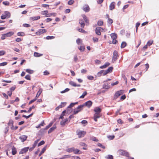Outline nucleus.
I'll list each match as a JSON object with an SVG mask.
<instances>
[{
	"label": "nucleus",
	"mask_w": 159,
	"mask_h": 159,
	"mask_svg": "<svg viewBox=\"0 0 159 159\" xmlns=\"http://www.w3.org/2000/svg\"><path fill=\"white\" fill-rule=\"evenodd\" d=\"M5 15L7 16V17L9 18L11 16V14L10 12L8 11H5Z\"/></svg>",
	"instance_id": "nucleus-39"
},
{
	"label": "nucleus",
	"mask_w": 159,
	"mask_h": 159,
	"mask_svg": "<svg viewBox=\"0 0 159 159\" xmlns=\"http://www.w3.org/2000/svg\"><path fill=\"white\" fill-rule=\"evenodd\" d=\"M110 65V63L109 62H106L103 65L101 66L100 68L101 69H104L106 68Z\"/></svg>",
	"instance_id": "nucleus-16"
},
{
	"label": "nucleus",
	"mask_w": 159,
	"mask_h": 159,
	"mask_svg": "<svg viewBox=\"0 0 159 159\" xmlns=\"http://www.w3.org/2000/svg\"><path fill=\"white\" fill-rule=\"evenodd\" d=\"M115 3L114 2H112L109 6V9L110 10H112L114 9L115 8Z\"/></svg>",
	"instance_id": "nucleus-14"
},
{
	"label": "nucleus",
	"mask_w": 159,
	"mask_h": 159,
	"mask_svg": "<svg viewBox=\"0 0 159 159\" xmlns=\"http://www.w3.org/2000/svg\"><path fill=\"white\" fill-rule=\"evenodd\" d=\"M11 150L12 154L13 155H15L17 152V151L16 148L14 146H13L11 148Z\"/></svg>",
	"instance_id": "nucleus-18"
},
{
	"label": "nucleus",
	"mask_w": 159,
	"mask_h": 159,
	"mask_svg": "<svg viewBox=\"0 0 159 159\" xmlns=\"http://www.w3.org/2000/svg\"><path fill=\"white\" fill-rule=\"evenodd\" d=\"M103 88L105 89H108L110 87V86L108 84H103L102 86Z\"/></svg>",
	"instance_id": "nucleus-30"
},
{
	"label": "nucleus",
	"mask_w": 159,
	"mask_h": 159,
	"mask_svg": "<svg viewBox=\"0 0 159 159\" xmlns=\"http://www.w3.org/2000/svg\"><path fill=\"white\" fill-rule=\"evenodd\" d=\"M114 137H115V136L114 135H112V136L110 135L108 136V138L110 140H112V139H113L114 138Z\"/></svg>",
	"instance_id": "nucleus-58"
},
{
	"label": "nucleus",
	"mask_w": 159,
	"mask_h": 159,
	"mask_svg": "<svg viewBox=\"0 0 159 159\" xmlns=\"http://www.w3.org/2000/svg\"><path fill=\"white\" fill-rule=\"evenodd\" d=\"M117 153L120 155L125 156L129 157V154L126 151L122 150H119L117 151Z\"/></svg>",
	"instance_id": "nucleus-1"
},
{
	"label": "nucleus",
	"mask_w": 159,
	"mask_h": 159,
	"mask_svg": "<svg viewBox=\"0 0 159 159\" xmlns=\"http://www.w3.org/2000/svg\"><path fill=\"white\" fill-rule=\"evenodd\" d=\"M76 43L78 45L82 44V40L78 38L76 41Z\"/></svg>",
	"instance_id": "nucleus-33"
},
{
	"label": "nucleus",
	"mask_w": 159,
	"mask_h": 159,
	"mask_svg": "<svg viewBox=\"0 0 159 159\" xmlns=\"http://www.w3.org/2000/svg\"><path fill=\"white\" fill-rule=\"evenodd\" d=\"M9 127H6L5 129V134H6L8 131Z\"/></svg>",
	"instance_id": "nucleus-57"
},
{
	"label": "nucleus",
	"mask_w": 159,
	"mask_h": 159,
	"mask_svg": "<svg viewBox=\"0 0 159 159\" xmlns=\"http://www.w3.org/2000/svg\"><path fill=\"white\" fill-rule=\"evenodd\" d=\"M5 53V52L4 50L0 51V56L4 55Z\"/></svg>",
	"instance_id": "nucleus-55"
},
{
	"label": "nucleus",
	"mask_w": 159,
	"mask_h": 159,
	"mask_svg": "<svg viewBox=\"0 0 159 159\" xmlns=\"http://www.w3.org/2000/svg\"><path fill=\"white\" fill-rule=\"evenodd\" d=\"M73 152L74 154H81V152H80V150L79 149H75V148Z\"/></svg>",
	"instance_id": "nucleus-22"
},
{
	"label": "nucleus",
	"mask_w": 159,
	"mask_h": 159,
	"mask_svg": "<svg viewBox=\"0 0 159 159\" xmlns=\"http://www.w3.org/2000/svg\"><path fill=\"white\" fill-rule=\"evenodd\" d=\"M107 159H113V156L111 155H108L107 156L105 157Z\"/></svg>",
	"instance_id": "nucleus-43"
},
{
	"label": "nucleus",
	"mask_w": 159,
	"mask_h": 159,
	"mask_svg": "<svg viewBox=\"0 0 159 159\" xmlns=\"http://www.w3.org/2000/svg\"><path fill=\"white\" fill-rule=\"evenodd\" d=\"M17 35L19 36H22L25 35V33L23 32H20L17 33Z\"/></svg>",
	"instance_id": "nucleus-38"
},
{
	"label": "nucleus",
	"mask_w": 159,
	"mask_h": 159,
	"mask_svg": "<svg viewBox=\"0 0 159 159\" xmlns=\"http://www.w3.org/2000/svg\"><path fill=\"white\" fill-rule=\"evenodd\" d=\"M74 2V1L73 0H70L68 1V4L69 5H71Z\"/></svg>",
	"instance_id": "nucleus-50"
},
{
	"label": "nucleus",
	"mask_w": 159,
	"mask_h": 159,
	"mask_svg": "<svg viewBox=\"0 0 159 159\" xmlns=\"http://www.w3.org/2000/svg\"><path fill=\"white\" fill-rule=\"evenodd\" d=\"M36 100H37V98H35L34 99L31 100L29 102V104H31L33 102H34Z\"/></svg>",
	"instance_id": "nucleus-56"
},
{
	"label": "nucleus",
	"mask_w": 159,
	"mask_h": 159,
	"mask_svg": "<svg viewBox=\"0 0 159 159\" xmlns=\"http://www.w3.org/2000/svg\"><path fill=\"white\" fill-rule=\"evenodd\" d=\"M78 102H76L74 103H71L70 105H69L68 107V108H70L74 106L75 104H77Z\"/></svg>",
	"instance_id": "nucleus-35"
},
{
	"label": "nucleus",
	"mask_w": 159,
	"mask_h": 159,
	"mask_svg": "<svg viewBox=\"0 0 159 159\" xmlns=\"http://www.w3.org/2000/svg\"><path fill=\"white\" fill-rule=\"evenodd\" d=\"M69 90H70V89H68V88H66L64 90L61 91V93H65L66 92H68Z\"/></svg>",
	"instance_id": "nucleus-52"
},
{
	"label": "nucleus",
	"mask_w": 159,
	"mask_h": 159,
	"mask_svg": "<svg viewBox=\"0 0 159 159\" xmlns=\"http://www.w3.org/2000/svg\"><path fill=\"white\" fill-rule=\"evenodd\" d=\"M87 93L86 91L84 92L82 94V95L80 97V98H84L85 96L87 95Z\"/></svg>",
	"instance_id": "nucleus-41"
},
{
	"label": "nucleus",
	"mask_w": 159,
	"mask_h": 159,
	"mask_svg": "<svg viewBox=\"0 0 159 159\" xmlns=\"http://www.w3.org/2000/svg\"><path fill=\"white\" fill-rule=\"evenodd\" d=\"M35 108V106H34V105H33L32 107H30L29 108V110L27 111V112L28 113H30V111H31L33 109H34Z\"/></svg>",
	"instance_id": "nucleus-48"
},
{
	"label": "nucleus",
	"mask_w": 159,
	"mask_h": 159,
	"mask_svg": "<svg viewBox=\"0 0 159 159\" xmlns=\"http://www.w3.org/2000/svg\"><path fill=\"white\" fill-rule=\"evenodd\" d=\"M82 17L84 19V20L85 21V22L86 23H88L89 20L87 19L86 16L84 15H82Z\"/></svg>",
	"instance_id": "nucleus-40"
},
{
	"label": "nucleus",
	"mask_w": 159,
	"mask_h": 159,
	"mask_svg": "<svg viewBox=\"0 0 159 159\" xmlns=\"http://www.w3.org/2000/svg\"><path fill=\"white\" fill-rule=\"evenodd\" d=\"M113 69V67H110L107 70H105L104 73V75H106L107 74L112 72Z\"/></svg>",
	"instance_id": "nucleus-11"
},
{
	"label": "nucleus",
	"mask_w": 159,
	"mask_h": 159,
	"mask_svg": "<svg viewBox=\"0 0 159 159\" xmlns=\"http://www.w3.org/2000/svg\"><path fill=\"white\" fill-rule=\"evenodd\" d=\"M8 33L9 37H11L14 34V33L12 31H11L9 32Z\"/></svg>",
	"instance_id": "nucleus-59"
},
{
	"label": "nucleus",
	"mask_w": 159,
	"mask_h": 159,
	"mask_svg": "<svg viewBox=\"0 0 159 159\" xmlns=\"http://www.w3.org/2000/svg\"><path fill=\"white\" fill-rule=\"evenodd\" d=\"M83 9L85 12H88L89 11L90 8L89 6L88 5H84L83 7Z\"/></svg>",
	"instance_id": "nucleus-12"
},
{
	"label": "nucleus",
	"mask_w": 159,
	"mask_h": 159,
	"mask_svg": "<svg viewBox=\"0 0 159 159\" xmlns=\"http://www.w3.org/2000/svg\"><path fill=\"white\" fill-rule=\"evenodd\" d=\"M87 78L89 80H93L94 77L92 76H88Z\"/></svg>",
	"instance_id": "nucleus-62"
},
{
	"label": "nucleus",
	"mask_w": 159,
	"mask_h": 159,
	"mask_svg": "<svg viewBox=\"0 0 159 159\" xmlns=\"http://www.w3.org/2000/svg\"><path fill=\"white\" fill-rule=\"evenodd\" d=\"M56 14L55 13H50L46 15V17H50L52 16H56Z\"/></svg>",
	"instance_id": "nucleus-36"
},
{
	"label": "nucleus",
	"mask_w": 159,
	"mask_h": 159,
	"mask_svg": "<svg viewBox=\"0 0 159 159\" xmlns=\"http://www.w3.org/2000/svg\"><path fill=\"white\" fill-rule=\"evenodd\" d=\"M25 78L26 80H30V76L29 75H26L25 77Z\"/></svg>",
	"instance_id": "nucleus-51"
},
{
	"label": "nucleus",
	"mask_w": 159,
	"mask_h": 159,
	"mask_svg": "<svg viewBox=\"0 0 159 159\" xmlns=\"http://www.w3.org/2000/svg\"><path fill=\"white\" fill-rule=\"evenodd\" d=\"M90 139L93 141H95L97 142L98 141V140L94 136H92L90 137Z\"/></svg>",
	"instance_id": "nucleus-34"
},
{
	"label": "nucleus",
	"mask_w": 159,
	"mask_h": 159,
	"mask_svg": "<svg viewBox=\"0 0 159 159\" xmlns=\"http://www.w3.org/2000/svg\"><path fill=\"white\" fill-rule=\"evenodd\" d=\"M83 105H80L79 106L76 108L74 110L73 114L75 115L81 111L83 109Z\"/></svg>",
	"instance_id": "nucleus-2"
},
{
	"label": "nucleus",
	"mask_w": 159,
	"mask_h": 159,
	"mask_svg": "<svg viewBox=\"0 0 159 159\" xmlns=\"http://www.w3.org/2000/svg\"><path fill=\"white\" fill-rule=\"evenodd\" d=\"M27 137L25 135H22V136H20L19 137V138L21 140V141L22 142H24L25 140H26Z\"/></svg>",
	"instance_id": "nucleus-15"
},
{
	"label": "nucleus",
	"mask_w": 159,
	"mask_h": 159,
	"mask_svg": "<svg viewBox=\"0 0 159 159\" xmlns=\"http://www.w3.org/2000/svg\"><path fill=\"white\" fill-rule=\"evenodd\" d=\"M46 31L47 30L45 29H39L37 32H36V34L38 35H40L41 34H43L46 33Z\"/></svg>",
	"instance_id": "nucleus-8"
},
{
	"label": "nucleus",
	"mask_w": 159,
	"mask_h": 159,
	"mask_svg": "<svg viewBox=\"0 0 159 159\" xmlns=\"http://www.w3.org/2000/svg\"><path fill=\"white\" fill-rule=\"evenodd\" d=\"M7 94L9 96H11L12 94V92L11 91H8L7 92Z\"/></svg>",
	"instance_id": "nucleus-64"
},
{
	"label": "nucleus",
	"mask_w": 159,
	"mask_h": 159,
	"mask_svg": "<svg viewBox=\"0 0 159 159\" xmlns=\"http://www.w3.org/2000/svg\"><path fill=\"white\" fill-rule=\"evenodd\" d=\"M101 111V109L99 107H96L94 109V111L95 112V113H100Z\"/></svg>",
	"instance_id": "nucleus-19"
},
{
	"label": "nucleus",
	"mask_w": 159,
	"mask_h": 159,
	"mask_svg": "<svg viewBox=\"0 0 159 159\" xmlns=\"http://www.w3.org/2000/svg\"><path fill=\"white\" fill-rule=\"evenodd\" d=\"M69 84L74 87H80L81 85L80 84H76L73 81H70L69 83Z\"/></svg>",
	"instance_id": "nucleus-13"
},
{
	"label": "nucleus",
	"mask_w": 159,
	"mask_h": 159,
	"mask_svg": "<svg viewBox=\"0 0 159 159\" xmlns=\"http://www.w3.org/2000/svg\"><path fill=\"white\" fill-rule=\"evenodd\" d=\"M79 23L80 24L81 27L83 28L85 25L84 20H79Z\"/></svg>",
	"instance_id": "nucleus-24"
},
{
	"label": "nucleus",
	"mask_w": 159,
	"mask_h": 159,
	"mask_svg": "<svg viewBox=\"0 0 159 159\" xmlns=\"http://www.w3.org/2000/svg\"><path fill=\"white\" fill-rule=\"evenodd\" d=\"M111 38L112 39H116L117 38V35L115 33H112L111 35Z\"/></svg>",
	"instance_id": "nucleus-32"
},
{
	"label": "nucleus",
	"mask_w": 159,
	"mask_h": 159,
	"mask_svg": "<svg viewBox=\"0 0 159 159\" xmlns=\"http://www.w3.org/2000/svg\"><path fill=\"white\" fill-rule=\"evenodd\" d=\"M66 112V110H64L62 113L61 114V115L59 119H63V118L64 116H65V113Z\"/></svg>",
	"instance_id": "nucleus-23"
},
{
	"label": "nucleus",
	"mask_w": 159,
	"mask_h": 159,
	"mask_svg": "<svg viewBox=\"0 0 159 159\" xmlns=\"http://www.w3.org/2000/svg\"><path fill=\"white\" fill-rule=\"evenodd\" d=\"M126 45V43L125 42H123L121 45V48H124Z\"/></svg>",
	"instance_id": "nucleus-37"
},
{
	"label": "nucleus",
	"mask_w": 159,
	"mask_h": 159,
	"mask_svg": "<svg viewBox=\"0 0 159 159\" xmlns=\"http://www.w3.org/2000/svg\"><path fill=\"white\" fill-rule=\"evenodd\" d=\"M53 123L52 122H51L45 128V129H48L49 127H50L52 125Z\"/></svg>",
	"instance_id": "nucleus-46"
},
{
	"label": "nucleus",
	"mask_w": 159,
	"mask_h": 159,
	"mask_svg": "<svg viewBox=\"0 0 159 159\" xmlns=\"http://www.w3.org/2000/svg\"><path fill=\"white\" fill-rule=\"evenodd\" d=\"M3 95L4 96V97L6 99H7L8 98V97L6 93H2Z\"/></svg>",
	"instance_id": "nucleus-63"
},
{
	"label": "nucleus",
	"mask_w": 159,
	"mask_h": 159,
	"mask_svg": "<svg viewBox=\"0 0 159 159\" xmlns=\"http://www.w3.org/2000/svg\"><path fill=\"white\" fill-rule=\"evenodd\" d=\"M48 11H42L41 12V14L43 15H46H46H47L48 14Z\"/></svg>",
	"instance_id": "nucleus-44"
},
{
	"label": "nucleus",
	"mask_w": 159,
	"mask_h": 159,
	"mask_svg": "<svg viewBox=\"0 0 159 159\" xmlns=\"http://www.w3.org/2000/svg\"><path fill=\"white\" fill-rule=\"evenodd\" d=\"M92 102L91 101H88L81 105H83V107L85 106H87L88 108H90L92 105Z\"/></svg>",
	"instance_id": "nucleus-6"
},
{
	"label": "nucleus",
	"mask_w": 159,
	"mask_h": 159,
	"mask_svg": "<svg viewBox=\"0 0 159 159\" xmlns=\"http://www.w3.org/2000/svg\"><path fill=\"white\" fill-rule=\"evenodd\" d=\"M29 148V147H25L22 149L19 152V154H20L26 153L28 151Z\"/></svg>",
	"instance_id": "nucleus-10"
},
{
	"label": "nucleus",
	"mask_w": 159,
	"mask_h": 159,
	"mask_svg": "<svg viewBox=\"0 0 159 159\" xmlns=\"http://www.w3.org/2000/svg\"><path fill=\"white\" fill-rule=\"evenodd\" d=\"M40 17L39 16H34L30 17V19L33 20H38L40 18Z\"/></svg>",
	"instance_id": "nucleus-28"
},
{
	"label": "nucleus",
	"mask_w": 159,
	"mask_h": 159,
	"mask_svg": "<svg viewBox=\"0 0 159 159\" xmlns=\"http://www.w3.org/2000/svg\"><path fill=\"white\" fill-rule=\"evenodd\" d=\"M103 21L102 20H98V22L97 24L99 26H101L103 25Z\"/></svg>",
	"instance_id": "nucleus-29"
},
{
	"label": "nucleus",
	"mask_w": 159,
	"mask_h": 159,
	"mask_svg": "<svg viewBox=\"0 0 159 159\" xmlns=\"http://www.w3.org/2000/svg\"><path fill=\"white\" fill-rule=\"evenodd\" d=\"M7 64V62H3L2 63H0V66H3L6 65Z\"/></svg>",
	"instance_id": "nucleus-53"
},
{
	"label": "nucleus",
	"mask_w": 159,
	"mask_h": 159,
	"mask_svg": "<svg viewBox=\"0 0 159 159\" xmlns=\"http://www.w3.org/2000/svg\"><path fill=\"white\" fill-rule=\"evenodd\" d=\"M153 42V40H150L148 41L147 44L149 46L151 45Z\"/></svg>",
	"instance_id": "nucleus-45"
},
{
	"label": "nucleus",
	"mask_w": 159,
	"mask_h": 159,
	"mask_svg": "<svg viewBox=\"0 0 159 159\" xmlns=\"http://www.w3.org/2000/svg\"><path fill=\"white\" fill-rule=\"evenodd\" d=\"M124 92V90H120L116 92L114 96V99L115 100L117 98L123 93Z\"/></svg>",
	"instance_id": "nucleus-3"
},
{
	"label": "nucleus",
	"mask_w": 159,
	"mask_h": 159,
	"mask_svg": "<svg viewBox=\"0 0 159 159\" xmlns=\"http://www.w3.org/2000/svg\"><path fill=\"white\" fill-rule=\"evenodd\" d=\"M78 48L81 52L84 51L85 49L84 45L82 44H81V46L80 47H78Z\"/></svg>",
	"instance_id": "nucleus-26"
},
{
	"label": "nucleus",
	"mask_w": 159,
	"mask_h": 159,
	"mask_svg": "<svg viewBox=\"0 0 159 159\" xmlns=\"http://www.w3.org/2000/svg\"><path fill=\"white\" fill-rule=\"evenodd\" d=\"M107 17L108 18L107 22L110 25H111L113 23V20L112 19L110 18L109 17V16L108 15H107Z\"/></svg>",
	"instance_id": "nucleus-31"
},
{
	"label": "nucleus",
	"mask_w": 159,
	"mask_h": 159,
	"mask_svg": "<svg viewBox=\"0 0 159 159\" xmlns=\"http://www.w3.org/2000/svg\"><path fill=\"white\" fill-rule=\"evenodd\" d=\"M80 145L81 146H84V147L87 146L86 144L85 143H83V142L80 143Z\"/></svg>",
	"instance_id": "nucleus-61"
},
{
	"label": "nucleus",
	"mask_w": 159,
	"mask_h": 159,
	"mask_svg": "<svg viewBox=\"0 0 159 159\" xmlns=\"http://www.w3.org/2000/svg\"><path fill=\"white\" fill-rule=\"evenodd\" d=\"M56 128V125H53V126L50 128L48 131V133L49 134L53 131Z\"/></svg>",
	"instance_id": "nucleus-20"
},
{
	"label": "nucleus",
	"mask_w": 159,
	"mask_h": 159,
	"mask_svg": "<svg viewBox=\"0 0 159 159\" xmlns=\"http://www.w3.org/2000/svg\"><path fill=\"white\" fill-rule=\"evenodd\" d=\"M103 30V29L102 28L98 27L96 28L95 30V33L97 35H100L101 34L100 32L102 31Z\"/></svg>",
	"instance_id": "nucleus-5"
},
{
	"label": "nucleus",
	"mask_w": 159,
	"mask_h": 159,
	"mask_svg": "<svg viewBox=\"0 0 159 159\" xmlns=\"http://www.w3.org/2000/svg\"><path fill=\"white\" fill-rule=\"evenodd\" d=\"M101 115L100 113H95L94 115V120L95 121H97V119L100 118Z\"/></svg>",
	"instance_id": "nucleus-9"
},
{
	"label": "nucleus",
	"mask_w": 159,
	"mask_h": 159,
	"mask_svg": "<svg viewBox=\"0 0 159 159\" xmlns=\"http://www.w3.org/2000/svg\"><path fill=\"white\" fill-rule=\"evenodd\" d=\"M45 143V142L43 140H42V141H41V142H40L38 144V147L39 146H40L42 145H43V144H44Z\"/></svg>",
	"instance_id": "nucleus-49"
},
{
	"label": "nucleus",
	"mask_w": 159,
	"mask_h": 159,
	"mask_svg": "<svg viewBox=\"0 0 159 159\" xmlns=\"http://www.w3.org/2000/svg\"><path fill=\"white\" fill-rule=\"evenodd\" d=\"M26 72H27L30 74H32L34 72V71L33 70H31L30 69H26Z\"/></svg>",
	"instance_id": "nucleus-42"
},
{
	"label": "nucleus",
	"mask_w": 159,
	"mask_h": 159,
	"mask_svg": "<svg viewBox=\"0 0 159 159\" xmlns=\"http://www.w3.org/2000/svg\"><path fill=\"white\" fill-rule=\"evenodd\" d=\"M118 53L116 51H114L113 52V56L112 58V61L113 62H115L118 59Z\"/></svg>",
	"instance_id": "nucleus-4"
},
{
	"label": "nucleus",
	"mask_w": 159,
	"mask_h": 159,
	"mask_svg": "<svg viewBox=\"0 0 159 159\" xmlns=\"http://www.w3.org/2000/svg\"><path fill=\"white\" fill-rule=\"evenodd\" d=\"M55 38V37L53 36H48L46 37V39H53Z\"/></svg>",
	"instance_id": "nucleus-47"
},
{
	"label": "nucleus",
	"mask_w": 159,
	"mask_h": 159,
	"mask_svg": "<svg viewBox=\"0 0 159 159\" xmlns=\"http://www.w3.org/2000/svg\"><path fill=\"white\" fill-rule=\"evenodd\" d=\"M105 70H102L98 72L97 74V75L98 77L100 76L102 74L104 75V71H105Z\"/></svg>",
	"instance_id": "nucleus-21"
},
{
	"label": "nucleus",
	"mask_w": 159,
	"mask_h": 159,
	"mask_svg": "<svg viewBox=\"0 0 159 159\" xmlns=\"http://www.w3.org/2000/svg\"><path fill=\"white\" fill-rule=\"evenodd\" d=\"M74 149L75 148L74 147L71 148H68L66 149V151L67 152H74Z\"/></svg>",
	"instance_id": "nucleus-27"
},
{
	"label": "nucleus",
	"mask_w": 159,
	"mask_h": 159,
	"mask_svg": "<svg viewBox=\"0 0 159 159\" xmlns=\"http://www.w3.org/2000/svg\"><path fill=\"white\" fill-rule=\"evenodd\" d=\"M43 91V89L42 88H40L39 89V90L38 91L36 95L35 98H38L39 96H40L41 93H42V92Z\"/></svg>",
	"instance_id": "nucleus-17"
},
{
	"label": "nucleus",
	"mask_w": 159,
	"mask_h": 159,
	"mask_svg": "<svg viewBox=\"0 0 159 159\" xmlns=\"http://www.w3.org/2000/svg\"><path fill=\"white\" fill-rule=\"evenodd\" d=\"M3 4L5 5L6 6H9V5L10 3L8 1H4L3 2Z\"/></svg>",
	"instance_id": "nucleus-54"
},
{
	"label": "nucleus",
	"mask_w": 159,
	"mask_h": 159,
	"mask_svg": "<svg viewBox=\"0 0 159 159\" xmlns=\"http://www.w3.org/2000/svg\"><path fill=\"white\" fill-rule=\"evenodd\" d=\"M66 122L64 120H62L60 122V124L62 125H64Z\"/></svg>",
	"instance_id": "nucleus-60"
},
{
	"label": "nucleus",
	"mask_w": 159,
	"mask_h": 159,
	"mask_svg": "<svg viewBox=\"0 0 159 159\" xmlns=\"http://www.w3.org/2000/svg\"><path fill=\"white\" fill-rule=\"evenodd\" d=\"M43 54H42L39 53L37 52H35L34 54V56L36 57H39L43 56Z\"/></svg>",
	"instance_id": "nucleus-25"
},
{
	"label": "nucleus",
	"mask_w": 159,
	"mask_h": 159,
	"mask_svg": "<svg viewBox=\"0 0 159 159\" xmlns=\"http://www.w3.org/2000/svg\"><path fill=\"white\" fill-rule=\"evenodd\" d=\"M86 132L84 131H78L77 134L78 135L79 138H81L83 137L86 134Z\"/></svg>",
	"instance_id": "nucleus-7"
}]
</instances>
